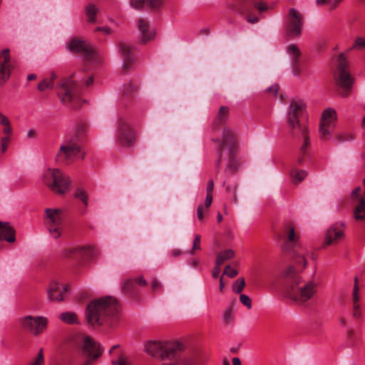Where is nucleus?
<instances>
[{
  "label": "nucleus",
  "mask_w": 365,
  "mask_h": 365,
  "mask_svg": "<svg viewBox=\"0 0 365 365\" xmlns=\"http://www.w3.org/2000/svg\"><path fill=\"white\" fill-rule=\"evenodd\" d=\"M45 212V223L48 232L53 238L57 239L63 230V210L47 208Z\"/></svg>",
  "instance_id": "12"
},
{
  "label": "nucleus",
  "mask_w": 365,
  "mask_h": 365,
  "mask_svg": "<svg viewBox=\"0 0 365 365\" xmlns=\"http://www.w3.org/2000/svg\"><path fill=\"white\" fill-rule=\"evenodd\" d=\"M0 124L4 127L2 130L4 137L11 138L12 134V127L10 121L6 116L1 113H0Z\"/></svg>",
  "instance_id": "32"
},
{
  "label": "nucleus",
  "mask_w": 365,
  "mask_h": 365,
  "mask_svg": "<svg viewBox=\"0 0 365 365\" xmlns=\"http://www.w3.org/2000/svg\"><path fill=\"white\" fill-rule=\"evenodd\" d=\"M66 48L70 51L81 53L86 63H97L99 61L97 52L86 41L76 38H72L66 43Z\"/></svg>",
  "instance_id": "11"
},
{
  "label": "nucleus",
  "mask_w": 365,
  "mask_h": 365,
  "mask_svg": "<svg viewBox=\"0 0 365 365\" xmlns=\"http://www.w3.org/2000/svg\"><path fill=\"white\" fill-rule=\"evenodd\" d=\"M135 282L133 279H127L124 282L123 285V292L129 296H133L135 293Z\"/></svg>",
  "instance_id": "38"
},
{
  "label": "nucleus",
  "mask_w": 365,
  "mask_h": 365,
  "mask_svg": "<svg viewBox=\"0 0 365 365\" xmlns=\"http://www.w3.org/2000/svg\"><path fill=\"white\" fill-rule=\"evenodd\" d=\"M135 140L134 132L128 123L123 118L118 124V141L123 146H131Z\"/></svg>",
  "instance_id": "17"
},
{
  "label": "nucleus",
  "mask_w": 365,
  "mask_h": 365,
  "mask_svg": "<svg viewBox=\"0 0 365 365\" xmlns=\"http://www.w3.org/2000/svg\"><path fill=\"white\" fill-rule=\"evenodd\" d=\"M137 26L139 31L140 41L143 43H146L154 38L155 32L150 29V25L146 20L143 19H138Z\"/></svg>",
  "instance_id": "21"
},
{
  "label": "nucleus",
  "mask_w": 365,
  "mask_h": 365,
  "mask_svg": "<svg viewBox=\"0 0 365 365\" xmlns=\"http://www.w3.org/2000/svg\"><path fill=\"white\" fill-rule=\"evenodd\" d=\"M44 355L43 349H39L38 354L33 357L27 364L25 365H44Z\"/></svg>",
  "instance_id": "37"
},
{
  "label": "nucleus",
  "mask_w": 365,
  "mask_h": 365,
  "mask_svg": "<svg viewBox=\"0 0 365 365\" xmlns=\"http://www.w3.org/2000/svg\"><path fill=\"white\" fill-rule=\"evenodd\" d=\"M161 287V284L157 279H153L151 283V288L153 291L155 292Z\"/></svg>",
  "instance_id": "57"
},
{
  "label": "nucleus",
  "mask_w": 365,
  "mask_h": 365,
  "mask_svg": "<svg viewBox=\"0 0 365 365\" xmlns=\"http://www.w3.org/2000/svg\"><path fill=\"white\" fill-rule=\"evenodd\" d=\"M344 237V232L337 224L331 225L327 231L324 244L329 245L336 244Z\"/></svg>",
  "instance_id": "22"
},
{
  "label": "nucleus",
  "mask_w": 365,
  "mask_h": 365,
  "mask_svg": "<svg viewBox=\"0 0 365 365\" xmlns=\"http://www.w3.org/2000/svg\"><path fill=\"white\" fill-rule=\"evenodd\" d=\"M119 306L115 298L104 297L91 301L86 308V319L92 326L113 325L118 319Z\"/></svg>",
  "instance_id": "3"
},
{
  "label": "nucleus",
  "mask_w": 365,
  "mask_h": 365,
  "mask_svg": "<svg viewBox=\"0 0 365 365\" xmlns=\"http://www.w3.org/2000/svg\"><path fill=\"white\" fill-rule=\"evenodd\" d=\"M294 260L291 265L283 272L285 280V292L288 297L298 304H303L312 299L317 292V284L312 280L304 281L300 273L307 266L304 257L294 252Z\"/></svg>",
  "instance_id": "1"
},
{
  "label": "nucleus",
  "mask_w": 365,
  "mask_h": 365,
  "mask_svg": "<svg viewBox=\"0 0 365 365\" xmlns=\"http://www.w3.org/2000/svg\"><path fill=\"white\" fill-rule=\"evenodd\" d=\"M240 301L243 305L247 307V309L252 308V300L247 295L241 294L240 296Z\"/></svg>",
  "instance_id": "45"
},
{
  "label": "nucleus",
  "mask_w": 365,
  "mask_h": 365,
  "mask_svg": "<svg viewBox=\"0 0 365 365\" xmlns=\"http://www.w3.org/2000/svg\"><path fill=\"white\" fill-rule=\"evenodd\" d=\"M304 24L303 14L294 8H290L284 19L285 31L288 36L299 37Z\"/></svg>",
  "instance_id": "10"
},
{
  "label": "nucleus",
  "mask_w": 365,
  "mask_h": 365,
  "mask_svg": "<svg viewBox=\"0 0 365 365\" xmlns=\"http://www.w3.org/2000/svg\"><path fill=\"white\" fill-rule=\"evenodd\" d=\"M203 209H204V207L202 205H199L197 207V218L200 220H202V218H203V212H202Z\"/></svg>",
  "instance_id": "60"
},
{
  "label": "nucleus",
  "mask_w": 365,
  "mask_h": 365,
  "mask_svg": "<svg viewBox=\"0 0 365 365\" xmlns=\"http://www.w3.org/2000/svg\"><path fill=\"white\" fill-rule=\"evenodd\" d=\"M226 191L228 192H230L233 197L232 199V202L235 204L237 203V186L234 185L233 187H226Z\"/></svg>",
  "instance_id": "49"
},
{
  "label": "nucleus",
  "mask_w": 365,
  "mask_h": 365,
  "mask_svg": "<svg viewBox=\"0 0 365 365\" xmlns=\"http://www.w3.org/2000/svg\"><path fill=\"white\" fill-rule=\"evenodd\" d=\"M287 53L290 56L292 61H299L301 52L297 44L291 43L287 47Z\"/></svg>",
  "instance_id": "34"
},
{
  "label": "nucleus",
  "mask_w": 365,
  "mask_h": 365,
  "mask_svg": "<svg viewBox=\"0 0 365 365\" xmlns=\"http://www.w3.org/2000/svg\"><path fill=\"white\" fill-rule=\"evenodd\" d=\"M119 50L123 58V68L125 70L128 68L133 62V51L130 45L123 42L119 44Z\"/></svg>",
  "instance_id": "23"
},
{
  "label": "nucleus",
  "mask_w": 365,
  "mask_h": 365,
  "mask_svg": "<svg viewBox=\"0 0 365 365\" xmlns=\"http://www.w3.org/2000/svg\"><path fill=\"white\" fill-rule=\"evenodd\" d=\"M112 364L115 365H130L128 360L122 356L118 360H113Z\"/></svg>",
  "instance_id": "51"
},
{
  "label": "nucleus",
  "mask_w": 365,
  "mask_h": 365,
  "mask_svg": "<svg viewBox=\"0 0 365 365\" xmlns=\"http://www.w3.org/2000/svg\"><path fill=\"white\" fill-rule=\"evenodd\" d=\"M235 257V252L232 250H226L217 255L216 264L222 265L225 261L232 259Z\"/></svg>",
  "instance_id": "30"
},
{
  "label": "nucleus",
  "mask_w": 365,
  "mask_h": 365,
  "mask_svg": "<svg viewBox=\"0 0 365 365\" xmlns=\"http://www.w3.org/2000/svg\"><path fill=\"white\" fill-rule=\"evenodd\" d=\"M331 2H332L331 0H316V4L317 6H322L324 4H327L330 10H331Z\"/></svg>",
  "instance_id": "55"
},
{
  "label": "nucleus",
  "mask_w": 365,
  "mask_h": 365,
  "mask_svg": "<svg viewBox=\"0 0 365 365\" xmlns=\"http://www.w3.org/2000/svg\"><path fill=\"white\" fill-rule=\"evenodd\" d=\"M279 91V86L277 84H274L271 86L269 88H267V92L272 93L274 97L277 96Z\"/></svg>",
  "instance_id": "52"
},
{
  "label": "nucleus",
  "mask_w": 365,
  "mask_h": 365,
  "mask_svg": "<svg viewBox=\"0 0 365 365\" xmlns=\"http://www.w3.org/2000/svg\"><path fill=\"white\" fill-rule=\"evenodd\" d=\"M43 183L54 193L63 195L68 192L71 180L57 168L46 169L42 176Z\"/></svg>",
  "instance_id": "8"
},
{
  "label": "nucleus",
  "mask_w": 365,
  "mask_h": 365,
  "mask_svg": "<svg viewBox=\"0 0 365 365\" xmlns=\"http://www.w3.org/2000/svg\"><path fill=\"white\" fill-rule=\"evenodd\" d=\"M336 120V114L334 109L327 108L323 112L319 125V134L322 140H327L331 138Z\"/></svg>",
  "instance_id": "14"
},
{
  "label": "nucleus",
  "mask_w": 365,
  "mask_h": 365,
  "mask_svg": "<svg viewBox=\"0 0 365 365\" xmlns=\"http://www.w3.org/2000/svg\"><path fill=\"white\" fill-rule=\"evenodd\" d=\"M214 190V182L212 180H210L207 182V187H206V192L207 195H212V192Z\"/></svg>",
  "instance_id": "54"
},
{
  "label": "nucleus",
  "mask_w": 365,
  "mask_h": 365,
  "mask_svg": "<svg viewBox=\"0 0 365 365\" xmlns=\"http://www.w3.org/2000/svg\"><path fill=\"white\" fill-rule=\"evenodd\" d=\"M81 350L84 355L88 356L83 365H91L92 359L98 358L102 354L100 345L87 335L82 336Z\"/></svg>",
  "instance_id": "15"
},
{
  "label": "nucleus",
  "mask_w": 365,
  "mask_h": 365,
  "mask_svg": "<svg viewBox=\"0 0 365 365\" xmlns=\"http://www.w3.org/2000/svg\"><path fill=\"white\" fill-rule=\"evenodd\" d=\"M361 187H356L352 192H351V197L352 198H359V201L361 200V198H364V197H361L360 196V194H361Z\"/></svg>",
  "instance_id": "53"
},
{
  "label": "nucleus",
  "mask_w": 365,
  "mask_h": 365,
  "mask_svg": "<svg viewBox=\"0 0 365 365\" xmlns=\"http://www.w3.org/2000/svg\"><path fill=\"white\" fill-rule=\"evenodd\" d=\"M11 138L3 136L1 139V150L2 153H5L10 143Z\"/></svg>",
  "instance_id": "48"
},
{
  "label": "nucleus",
  "mask_w": 365,
  "mask_h": 365,
  "mask_svg": "<svg viewBox=\"0 0 365 365\" xmlns=\"http://www.w3.org/2000/svg\"><path fill=\"white\" fill-rule=\"evenodd\" d=\"M353 315L355 318H359L361 315L360 311L359 294V280L357 277L354 279V287L353 290Z\"/></svg>",
  "instance_id": "26"
},
{
  "label": "nucleus",
  "mask_w": 365,
  "mask_h": 365,
  "mask_svg": "<svg viewBox=\"0 0 365 365\" xmlns=\"http://www.w3.org/2000/svg\"><path fill=\"white\" fill-rule=\"evenodd\" d=\"M200 240L201 237L200 235H196L193 241L192 247L190 252L191 255H194L195 250H200Z\"/></svg>",
  "instance_id": "44"
},
{
  "label": "nucleus",
  "mask_w": 365,
  "mask_h": 365,
  "mask_svg": "<svg viewBox=\"0 0 365 365\" xmlns=\"http://www.w3.org/2000/svg\"><path fill=\"white\" fill-rule=\"evenodd\" d=\"M93 254V249L91 247L78 246L71 247L64 250L62 256L65 258L74 257L78 259L86 260Z\"/></svg>",
  "instance_id": "18"
},
{
  "label": "nucleus",
  "mask_w": 365,
  "mask_h": 365,
  "mask_svg": "<svg viewBox=\"0 0 365 365\" xmlns=\"http://www.w3.org/2000/svg\"><path fill=\"white\" fill-rule=\"evenodd\" d=\"M229 115V108L227 106H221L219 113L216 117L215 123L219 125L224 123Z\"/></svg>",
  "instance_id": "35"
},
{
  "label": "nucleus",
  "mask_w": 365,
  "mask_h": 365,
  "mask_svg": "<svg viewBox=\"0 0 365 365\" xmlns=\"http://www.w3.org/2000/svg\"><path fill=\"white\" fill-rule=\"evenodd\" d=\"M135 282H137L140 286H145V285H147L146 280L144 279L142 277H139L138 278H137Z\"/></svg>",
  "instance_id": "62"
},
{
  "label": "nucleus",
  "mask_w": 365,
  "mask_h": 365,
  "mask_svg": "<svg viewBox=\"0 0 365 365\" xmlns=\"http://www.w3.org/2000/svg\"><path fill=\"white\" fill-rule=\"evenodd\" d=\"M232 364L233 365H241V361L239 358L235 357L232 359Z\"/></svg>",
  "instance_id": "64"
},
{
  "label": "nucleus",
  "mask_w": 365,
  "mask_h": 365,
  "mask_svg": "<svg viewBox=\"0 0 365 365\" xmlns=\"http://www.w3.org/2000/svg\"><path fill=\"white\" fill-rule=\"evenodd\" d=\"M223 319H224V321L227 324H230V323L233 322V321H234V314H233L232 309L231 307L228 308L225 311V312L224 313V315H223Z\"/></svg>",
  "instance_id": "43"
},
{
  "label": "nucleus",
  "mask_w": 365,
  "mask_h": 365,
  "mask_svg": "<svg viewBox=\"0 0 365 365\" xmlns=\"http://www.w3.org/2000/svg\"><path fill=\"white\" fill-rule=\"evenodd\" d=\"M15 240L14 229L9 222H0V240L14 242Z\"/></svg>",
  "instance_id": "24"
},
{
  "label": "nucleus",
  "mask_w": 365,
  "mask_h": 365,
  "mask_svg": "<svg viewBox=\"0 0 365 365\" xmlns=\"http://www.w3.org/2000/svg\"><path fill=\"white\" fill-rule=\"evenodd\" d=\"M138 86L133 82H128L123 86L120 93L126 99L133 98L138 91Z\"/></svg>",
  "instance_id": "27"
},
{
  "label": "nucleus",
  "mask_w": 365,
  "mask_h": 365,
  "mask_svg": "<svg viewBox=\"0 0 365 365\" xmlns=\"http://www.w3.org/2000/svg\"><path fill=\"white\" fill-rule=\"evenodd\" d=\"M344 0H331V10L336 9Z\"/></svg>",
  "instance_id": "61"
},
{
  "label": "nucleus",
  "mask_w": 365,
  "mask_h": 365,
  "mask_svg": "<svg viewBox=\"0 0 365 365\" xmlns=\"http://www.w3.org/2000/svg\"><path fill=\"white\" fill-rule=\"evenodd\" d=\"M48 322V319L42 316H26L21 319V324L23 329L34 336H38L43 332L46 329Z\"/></svg>",
  "instance_id": "13"
},
{
  "label": "nucleus",
  "mask_w": 365,
  "mask_h": 365,
  "mask_svg": "<svg viewBox=\"0 0 365 365\" xmlns=\"http://www.w3.org/2000/svg\"><path fill=\"white\" fill-rule=\"evenodd\" d=\"M304 109V104L300 100H293L291 101L289 110L287 113V123L289 128L294 130L298 129L304 139V143L300 148V153L302 156L298 158V162L301 163L303 161V158L305 155L306 150L309 145L310 140L307 135V130L306 128L302 127L299 122V117L302 115Z\"/></svg>",
  "instance_id": "6"
},
{
  "label": "nucleus",
  "mask_w": 365,
  "mask_h": 365,
  "mask_svg": "<svg viewBox=\"0 0 365 365\" xmlns=\"http://www.w3.org/2000/svg\"><path fill=\"white\" fill-rule=\"evenodd\" d=\"M60 319L63 322H64L67 324H69L78 323L77 315L73 312H63V313L61 314Z\"/></svg>",
  "instance_id": "36"
},
{
  "label": "nucleus",
  "mask_w": 365,
  "mask_h": 365,
  "mask_svg": "<svg viewBox=\"0 0 365 365\" xmlns=\"http://www.w3.org/2000/svg\"><path fill=\"white\" fill-rule=\"evenodd\" d=\"M145 349L160 361L155 365H200L195 355L178 357L180 344L178 342L150 341L145 344Z\"/></svg>",
  "instance_id": "2"
},
{
  "label": "nucleus",
  "mask_w": 365,
  "mask_h": 365,
  "mask_svg": "<svg viewBox=\"0 0 365 365\" xmlns=\"http://www.w3.org/2000/svg\"><path fill=\"white\" fill-rule=\"evenodd\" d=\"M283 236L287 239L286 244L284 246V250L292 248L297 244V237L294 228L292 225H287L283 230Z\"/></svg>",
  "instance_id": "25"
},
{
  "label": "nucleus",
  "mask_w": 365,
  "mask_h": 365,
  "mask_svg": "<svg viewBox=\"0 0 365 365\" xmlns=\"http://www.w3.org/2000/svg\"><path fill=\"white\" fill-rule=\"evenodd\" d=\"M56 78V75L54 73H52L49 78L44 79L38 83V89L40 91H44L46 89L53 88Z\"/></svg>",
  "instance_id": "31"
},
{
  "label": "nucleus",
  "mask_w": 365,
  "mask_h": 365,
  "mask_svg": "<svg viewBox=\"0 0 365 365\" xmlns=\"http://www.w3.org/2000/svg\"><path fill=\"white\" fill-rule=\"evenodd\" d=\"M9 62V50L4 49L0 55V84H4L9 78L11 72Z\"/></svg>",
  "instance_id": "19"
},
{
  "label": "nucleus",
  "mask_w": 365,
  "mask_h": 365,
  "mask_svg": "<svg viewBox=\"0 0 365 365\" xmlns=\"http://www.w3.org/2000/svg\"><path fill=\"white\" fill-rule=\"evenodd\" d=\"M57 87L58 96L61 103L72 108L81 106L80 87L71 77L61 79Z\"/></svg>",
  "instance_id": "7"
},
{
  "label": "nucleus",
  "mask_w": 365,
  "mask_h": 365,
  "mask_svg": "<svg viewBox=\"0 0 365 365\" xmlns=\"http://www.w3.org/2000/svg\"><path fill=\"white\" fill-rule=\"evenodd\" d=\"M86 15L88 18V21L91 23L95 22L96 16L98 11V8L94 4H89L86 8Z\"/></svg>",
  "instance_id": "40"
},
{
  "label": "nucleus",
  "mask_w": 365,
  "mask_h": 365,
  "mask_svg": "<svg viewBox=\"0 0 365 365\" xmlns=\"http://www.w3.org/2000/svg\"><path fill=\"white\" fill-rule=\"evenodd\" d=\"M292 62L293 74L297 76H299L301 73V70H300L299 65V61H292Z\"/></svg>",
  "instance_id": "50"
},
{
  "label": "nucleus",
  "mask_w": 365,
  "mask_h": 365,
  "mask_svg": "<svg viewBox=\"0 0 365 365\" xmlns=\"http://www.w3.org/2000/svg\"><path fill=\"white\" fill-rule=\"evenodd\" d=\"M354 138L353 135L350 133H342L337 135V140L339 142L349 141Z\"/></svg>",
  "instance_id": "47"
},
{
  "label": "nucleus",
  "mask_w": 365,
  "mask_h": 365,
  "mask_svg": "<svg viewBox=\"0 0 365 365\" xmlns=\"http://www.w3.org/2000/svg\"><path fill=\"white\" fill-rule=\"evenodd\" d=\"M182 254V252L179 249H174L171 251V255L173 257H178Z\"/></svg>",
  "instance_id": "63"
},
{
  "label": "nucleus",
  "mask_w": 365,
  "mask_h": 365,
  "mask_svg": "<svg viewBox=\"0 0 365 365\" xmlns=\"http://www.w3.org/2000/svg\"><path fill=\"white\" fill-rule=\"evenodd\" d=\"M259 11L263 12L268 9L267 4L257 0H232L229 3V7L236 13L243 14L250 11L251 6Z\"/></svg>",
  "instance_id": "16"
},
{
  "label": "nucleus",
  "mask_w": 365,
  "mask_h": 365,
  "mask_svg": "<svg viewBox=\"0 0 365 365\" xmlns=\"http://www.w3.org/2000/svg\"><path fill=\"white\" fill-rule=\"evenodd\" d=\"M145 0H130V5L135 9H141ZM148 5L153 9H158L160 7L164 0H146Z\"/></svg>",
  "instance_id": "28"
},
{
  "label": "nucleus",
  "mask_w": 365,
  "mask_h": 365,
  "mask_svg": "<svg viewBox=\"0 0 365 365\" xmlns=\"http://www.w3.org/2000/svg\"><path fill=\"white\" fill-rule=\"evenodd\" d=\"M237 151V137L235 132L230 128H224L222 139L220 145V157L216 167L223 160L227 161L225 172L234 173L237 169V162L235 160Z\"/></svg>",
  "instance_id": "4"
},
{
  "label": "nucleus",
  "mask_w": 365,
  "mask_h": 365,
  "mask_svg": "<svg viewBox=\"0 0 365 365\" xmlns=\"http://www.w3.org/2000/svg\"><path fill=\"white\" fill-rule=\"evenodd\" d=\"M354 214L356 220H365V199L361 198L360 202L354 209Z\"/></svg>",
  "instance_id": "33"
},
{
  "label": "nucleus",
  "mask_w": 365,
  "mask_h": 365,
  "mask_svg": "<svg viewBox=\"0 0 365 365\" xmlns=\"http://www.w3.org/2000/svg\"><path fill=\"white\" fill-rule=\"evenodd\" d=\"M220 266L221 265H217V264L215 263V267H214V269L212 270V277L214 278L218 277L219 274L220 272Z\"/></svg>",
  "instance_id": "59"
},
{
  "label": "nucleus",
  "mask_w": 365,
  "mask_h": 365,
  "mask_svg": "<svg viewBox=\"0 0 365 365\" xmlns=\"http://www.w3.org/2000/svg\"><path fill=\"white\" fill-rule=\"evenodd\" d=\"M245 287L244 278L237 279L232 285V290L237 294H241Z\"/></svg>",
  "instance_id": "41"
},
{
  "label": "nucleus",
  "mask_w": 365,
  "mask_h": 365,
  "mask_svg": "<svg viewBox=\"0 0 365 365\" xmlns=\"http://www.w3.org/2000/svg\"><path fill=\"white\" fill-rule=\"evenodd\" d=\"M95 31H102L103 34L108 35L110 34V29L108 26L98 27Z\"/></svg>",
  "instance_id": "56"
},
{
  "label": "nucleus",
  "mask_w": 365,
  "mask_h": 365,
  "mask_svg": "<svg viewBox=\"0 0 365 365\" xmlns=\"http://www.w3.org/2000/svg\"><path fill=\"white\" fill-rule=\"evenodd\" d=\"M212 195H207L205 201V206L206 208H209L212 204Z\"/></svg>",
  "instance_id": "58"
},
{
  "label": "nucleus",
  "mask_w": 365,
  "mask_h": 365,
  "mask_svg": "<svg viewBox=\"0 0 365 365\" xmlns=\"http://www.w3.org/2000/svg\"><path fill=\"white\" fill-rule=\"evenodd\" d=\"M67 289V286L61 288L60 284L56 281L51 282L47 291L49 300L56 302L63 301Z\"/></svg>",
  "instance_id": "20"
},
{
  "label": "nucleus",
  "mask_w": 365,
  "mask_h": 365,
  "mask_svg": "<svg viewBox=\"0 0 365 365\" xmlns=\"http://www.w3.org/2000/svg\"><path fill=\"white\" fill-rule=\"evenodd\" d=\"M237 274H238V272L235 269L232 268L230 265H227L225 267V269L223 272V274H225L230 278H234L235 277H236L237 275Z\"/></svg>",
  "instance_id": "46"
},
{
  "label": "nucleus",
  "mask_w": 365,
  "mask_h": 365,
  "mask_svg": "<svg viewBox=\"0 0 365 365\" xmlns=\"http://www.w3.org/2000/svg\"><path fill=\"white\" fill-rule=\"evenodd\" d=\"M74 196L76 198L81 200L84 205L83 208L80 211L81 215H84L88 206V195L86 190L82 187H78L75 191Z\"/></svg>",
  "instance_id": "29"
},
{
  "label": "nucleus",
  "mask_w": 365,
  "mask_h": 365,
  "mask_svg": "<svg viewBox=\"0 0 365 365\" xmlns=\"http://www.w3.org/2000/svg\"><path fill=\"white\" fill-rule=\"evenodd\" d=\"M365 48V38L361 37H357L352 46L349 48V51L354 49L361 50Z\"/></svg>",
  "instance_id": "42"
},
{
  "label": "nucleus",
  "mask_w": 365,
  "mask_h": 365,
  "mask_svg": "<svg viewBox=\"0 0 365 365\" xmlns=\"http://www.w3.org/2000/svg\"><path fill=\"white\" fill-rule=\"evenodd\" d=\"M294 183L297 184L302 182L307 176V172L304 170H294L291 172Z\"/></svg>",
  "instance_id": "39"
},
{
  "label": "nucleus",
  "mask_w": 365,
  "mask_h": 365,
  "mask_svg": "<svg viewBox=\"0 0 365 365\" xmlns=\"http://www.w3.org/2000/svg\"><path fill=\"white\" fill-rule=\"evenodd\" d=\"M348 61L344 55L341 53L337 60V69L334 73L336 84L342 88L341 95L346 97L351 90L354 80L347 70Z\"/></svg>",
  "instance_id": "9"
},
{
  "label": "nucleus",
  "mask_w": 365,
  "mask_h": 365,
  "mask_svg": "<svg viewBox=\"0 0 365 365\" xmlns=\"http://www.w3.org/2000/svg\"><path fill=\"white\" fill-rule=\"evenodd\" d=\"M85 133V126L79 125L76 130L66 137L56 155L60 163L69 164L81 153V140Z\"/></svg>",
  "instance_id": "5"
}]
</instances>
